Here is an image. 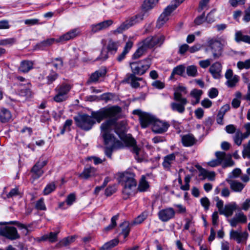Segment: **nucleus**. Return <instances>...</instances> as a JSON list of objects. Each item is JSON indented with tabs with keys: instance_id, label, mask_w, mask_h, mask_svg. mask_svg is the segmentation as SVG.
<instances>
[{
	"instance_id": "nucleus-1",
	"label": "nucleus",
	"mask_w": 250,
	"mask_h": 250,
	"mask_svg": "<svg viewBox=\"0 0 250 250\" xmlns=\"http://www.w3.org/2000/svg\"><path fill=\"white\" fill-rule=\"evenodd\" d=\"M106 118L109 119L103 123L100 126L101 135L105 143L108 144L115 142V137L111 133L112 127L115 126V132L118 133L116 126L117 121L120 117L121 108L118 106H113L110 107L104 108Z\"/></svg>"
},
{
	"instance_id": "nucleus-2",
	"label": "nucleus",
	"mask_w": 250,
	"mask_h": 250,
	"mask_svg": "<svg viewBox=\"0 0 250 250\" xmlns=\"http://www.w3.org/2000/svg\"><path fill=\"white\" fill-rule=\"evenodd\" d=\"M119 181L123 187L122 192L124 199L134 194L137 183L134 173L128 171L119 173Z\"/></svg>"
},
{
	"instance_id": "nucleus-3",
	"label": "nucleus",
	"mask_w": 250,
	"mask_h": 250,
	"mask_svg": "<svg viewBox=\"0 0 250 250\" xmlns=\"http://www.w3.org/2000/svg\"><path fill=\"white\" fill-rule=\"evenodd\" d=\"M207 43L211 50L213 59H217L222 56L223 47L227 44V41L223 37L218 38H210L208 39Z\"/></svg>"
},
{
	"instance_id": "nucleus-4",
	"label": "nucleus",
	"mask_w": 250,
	"mask_h": 250,
	"mask_svg": "<svg viewBox=\"0 0 250 250\" xmlns=\"http://www.w3.org/2000/svg\"><path fill=\"white\" fill-rule=\"evenodd\" d=\"M151 64V59L147 58L139 61L130 62V66L132 74L142 75L149 68Z\"/></svg>"
},
{
	"instance_id": "nucleus-5",
	"label": "nucleus",
	"mask_w": 250,
	"mask_h": 250,
	"mask_svg": "<svg viewBox=\"0 0 250 250\" xmlns=\"http://www.w3.org/2000/svg\"><path fill=\"white\" fill-rule=\"evenodd\" d=\"M145 12L141 13L131 17L129 19L123 22L115 30L114 33H122L130 27L141 22L144 19Z\"/></svg>"
},
{
	"instance_id": "nucleus-6",
	"label": "nucleus",
	"mask_w": 250,
	"mask_h": 250,
	"mask_svg": "<svg viewBox=\"0 0 250 250\" xmlns=\"http://www.w3.org/2000/svg\"><path fill=\"white\" fill-rule=\"evenodd\" d=\"M72 88L71 84L62 83L55 89L56 94L53 97V100L56 103H61L68 99V94Z\"/></svg>"
},
{
	"instance_id": "nucleus-7",
	"label": "nucleus",
	"mask_w": 250,
	"mask_h": 250,
	"mask_svg": "<svg viewBox=\"0 0 250 250\" xmlns=\"http://www.w3.org/2000/svg\"><path fill=\"white\" fill-rule=\"evenodd\" d=\"M124 142L128 146H132V151L135 154V158L138 162H142L144 159L143 151L136 145L135 140L130 135H126L123 138Z\"/></svg>"
},
{
	"instance_id": "nucleus-8",
	"label": "nucleus",
	"mask_w": 250,
	"mask_h": 250,
	"mask_svg": "<svg viewBox=\"0 0 250 250\" xmlns=\"http://www.w3.org/2000/svg\"><path fill=\"white\" fill-rule=\"evenodd\" d=\"M74 120L77 126L86 131L90 130L95 123L92 117L86 114L79 115Z\"/></svg>"
},
{
	"instance_id": "nucleus-9",
	"label": "nucleus",
	"mask_w": 250,
	"mask_h": 250,
	"mask_svg": "<svg viewBox=\"0 0 250 250\" xmlns=\"http://www.w3.org/2000/svg\"><path fill=\"white\" fill-rule=\"evenodd\" d=\"M133 114L139 117V121L142 128H146L149 125H153L156 118L153 115L142 111L140 109H135L133 111Z\"/></svg>"
},
{
	"instance_id": "nucleus-10",
	"label": "nucleus",
	"mask_w": 250,
	"mask_h": 250,
	"mask_svg": "<svg viewBox=\"0 0 250 250\" xmlns=\"http://www.w3.org/2000/svg\"><path fill=\"white\" fill-rule=\"evenodd\" d=\"M173 99L176 101L170 104V107L172 111L183 114L185 111V106L188 102L186 98L181 97L178 93H174Z\"/></svg>"
},
{
	"instance_id": "nucleus-11",
	"label": "nucleus",
	"mask_w": 250,
	"mask_h": 250,
	"mask_svg": "<svg viewBox=\"0 0 250 250\" xmlns=\"http://www.w3.org/2000/svg\"><path fill=\"white\" fill-rule=\"evenodd\" d=\"M165 39V36L163 35L150 36L142 41L140 43L147 50L153 48L157 44H162Z\"/></svg>"
},
{
	"instance_id": "nucleus-12",
	"label": "nucleus",
	"mask_w": 250,
	"mask_h": 250,
	"mask_svg": "<svg viewBox=\"0 0 250 250\" xmlns=\"http://www.w3.org/2000/svg\"><path fill=\"white\" fill-rule=\"evenodd\" d=\"M0 235L10 240H14L20 238V235L18 232L17 229L11 226L0 227Z\"/></svg>"
},
{
	"instance_id": "nucleus-13",
	"label": "nucleus",
	"mask_w": 250,
	"mask_h": 250,
	"mask_svg": "<svg viewBox=\"0 0 250 250\" xmlns=\"http://www.w3.org/2000/svg\"><path fill=\"white\" fill-rule=\"evenodd\" d=\"M47 163V160L43 159V157H40L39 161L31 169L32 173V178L34 179L39 178L43 173L42 167Z\"/></svg>"
},
{
	"instance_id": "nucleus-14",
	"label": "nucleus",
	"mask_w": 250,
	"mask_h": 250,
	"mask_svg": "<svg viewBox=\"0 0 250 250\" xmlns=\"http://www.w3.org/2000/svg\"><path fill=\"white\" fill-rule=\"evenodd\" d=\"M175 211L172 208H167L160 210L158 213V217L162 222H167L174 217Z\"/></svg>"
},
{
	"instance_id": "nucleus-15",
	"label": "nucleus",
	"mask_w": 250,
	"mask_h": 250,
	"mask_svg": "<svg viewBox=\"0 0 250 250\" xmlns=\"http://www.w3.org/2000/svg\"><path fill=\"white\" fill-rule=\"evenodd\" d=\"M169 126V125L167 122L156 118L152 125V130L155 133L162 134L166 132Z\"/></svg>"
},
{
	"instance_id": "nucleus-16",
	"label": "nucleus",
	"mask_w": 250,
	"mask_h": 250,
	"mask_svg": "<svg viewBox=\"0 0 250 250\" xmlns=\"http://www.w3.org/2000/svg\"><path fill=\"white\" fill-rule=\"evenodd\" d=\"M170 6L168 5L164 9L163 12L159 16L156 24V27L158 28H161L165 23L168 20L169 16L174 11Z\"/></svg>"
},
{
	"instance_id": "nucleus-17",
	"label": "nucleus",
	"mask_w": 250,
	"mask_h": 250,
	"mask_svg": "<svg viewBox=\"0 0 250 250\" xmlns=\"http://www.w3.org/2000/svg\"><path fill=\"white\" fill-rule=\"evenodd\" d=\"M113 21L111 20H106L97 24L91 25L92 32L95 33L101 30L107 28L112 25Z\"/></svg>"
},
{
	"instance_id": "nucleus-18",
	"label": "nucleus",
	"mask_w": 250,
	"mask_h": 250,
	"mask_svg": "<svg viewBox=\"0 0 250 250\" xmlns=\"http://www.w3.org/2000/svg\"><path fill=\"white\" fill-rule=\"evenodd\" d=\"M79 34L80 31L78 29H73L60 36L56 41L57 42H63L70 40L73 39L78 36Z\"/></svg>"
},
{
	"instance_id": "nucleus-19",
	"label": "nucleus",
	"mask_w": 250,
	"mask_h": 250,
	"mask_svg": "<svg viewBox=\"0 0 250 250\" xmlns=\"http://www.w3.org/2000/svg\"><path fill=\"white\" fill-rule=\"evenodd\" d=\"M222 66L219 62H215L213 63L209 69V72L210 73L213 78L215 79H219L221 77Z\"/></svg>"
},
{
	"instance_id": "nucleus-20",
	"label": "nucleus",
	"mask_w": 250,
	"mask_h": 250,
	"mask_svg": "<svg viewBox=\"0 0 250 250\" xmlns=\"http://www.w3.org/2000/svg\"><path fill=\"white\" fill-rule=\"evenodd\" d=\"M225 76L228 80L226 84L229 87H233L239 81V77L237 75L233 76V71L230 69L227 70Z\"/></svg>"
},
{
	"instance_id": "nucleus-21",
	"label": "nucleus",
	"mask_w": 250,
	"mask_h": 250,
	"mask_svg": "<svg viewBox=\"0 0 250 250\" xmlns=\"http://www.w3.org/2000/svg\"><path fill=\"white\" fill-rule=\"evenodd\" d=\"M238 208V206L235 202H231L226 204L223 210H221L220 214L224 215L226 217L231 216L234 211Z\"/></svg>"
},
{
	"instance_id": "nucleus-22",
	"label": "nucleus",
	"mask_w": 250,
	"mask_h": 250,
	"mask_svg": "<svg viewBox=\"0 0 250 250\" xmlns=\"http://www.w3.org/2000/svg\"><path fill=\"white\" fill-rule=\"evenodd\" d=\"M104 142L105 145H109L110 146V147H106L105 149V154L107 157L109 158H111V157L112 152L113 149L120 148L124 146V145L122 142L118 140H116L115 138V142H111L108 144L105 143L104 141Z\"/></svg>"
},
{
	"instance_id": "nucleus-23",
	"label": "nucleus",
	"mask_w": 250,
	"mask_h": 250,
	"mask_svg": "<svg viewBox=\"0 0 250 250\" xmlns=\"http://www.w3.org/2000/svg\"><path fill=\"white\" fill-rule=\"evenodd\" d=\"M216 158L208 162V166L211 167H215L221 164L222 162L226 159V154L224 152L217 151L215 153Z\"/></svg>"
},
{
	"instance_id": "nucleus-24",
	"label": "nucleus",
	"mask_w": 250,
	"mask_h": 250,
	"mask_svg": "<svg viewBox=\"0 0 250 250\" xmlns=\"http://www.w3.org/2000/svg\"><path fill=\"white\" fill-rule=\"evenodd\" d=\"M97 174V169L92 167H86L83 171L81 173L79 177L82 179H88L89 178L95 176Z\"/></svg>"
},
{
	"instance_id": "nucleus-25",
	"label": "nucleus",
	"mask_w": 250,
	"mask_h": 250,
	"mask_svg": "<svg viewBox=\"0 0 250 250\" xmlns=\"http://www.w3.org/2000/svg\"><path fill=\"white\" fill-rule=\"evenodd\" d=\"M120 45V42L119 41L110 39L107 42V50L111 54H115L117 52L118 49Z\"/></svg>"
},
{
	"instance_id": "nucleus-26",
	"label": "nucleus",
	"mask_w": 250,
	"mask_h": 250,
	"mask_svg": "<svg viewBox=\"0 0 250 250\" xmlns=\"http://www.w3.org/2000/svg\"><path fill=\"white\" fill-rule=\"evenodd\" d=\"M181 141L184 146L189 147L195 144L197 140L192 134H188L181 136Z\"/></svg>"
},
{
	"instance_id": "nucleus-27",
	"label": "nucleus",
	"mask_w": 250,
	"mask_h": 250,
	"mask_svg": "<svg viewBox=\"0 0 250 250\" xmlns=\"http://www.w3.org/2000/svg\"><path fill=\"white\" fill-rule=\"evenodd\" d=\"M106 73V71L105 69L97 70L91 74L87 83L88 84H90L92 83L97 82L99 78L101 77H104Z\"/></svg>"
},
{
	"instance_id": "nucleus-28",
	"label": "nucleus",
	"mask_w": 250,
	"mask_h": 250,
	"mask_svg": "<svg viewBox=\"0 0 250 250\" xmlns=\"http://www.w3.org/2000/svg\"><path fill=\"white\" fill-rule=\"evenodd\" d=\"M229 234L230 239L236 240L238 243H241L243 240L247 239L248 237L247 232L240 233L233 230L230 231Z\"/></svg>"
},
{
	"instance_id": "nucleus-29",
	"label": "nucleus",
	"mask_w": 250,
	"mask_h": 250,
	"mask_svg": "<svg viewBox=\"0 0 250 250\" xmlns=\"http://www.w3.org/2000/svg\"><path fill=\"white\" fill-rule=\"evenodd\" d=\"M33 62L31 61L24 60L21 62L18 68L19 71L22 73H27L33 68Z\"/></svg>"
},
{
	"instance_id": "nucleus-30",
	"label": "nucleus",
	"mask_w": 250,
	"mask_h": 250,
	"mask_svg": "<svg viewBox=\"0 0 250 250\" xmlns=\"http://www.w3.org/2000/svg\"><path fill=\"white\" fill-rule=\"evenodd\" d=\"M136 75L133 74H129L126 79L127 83H129L131 86L134 88H137L140 87L139 81L143 80L142 78L137 77Z\"/></svg>"
},
{
	"instance_id": "nucleus-31",
	"label": "nucleus",
	"mask_w": 250,
	"mask_h": 250,
	"mask_svg": "<svg viewBox=\"0 0 250 250\" xmlns=\"http://www.w3.org/2000/svg\"><path fill=\"white\" fill-rule=\"evenodd\" d=\"M176 154L172 153L166 156L164 158L163 162V166L165 169H168L170 168L171 165L175 160Z\"/></svg>"
},
{
	"instance_id": "nucleus-32",
	"label": "nucleus",
	"mask_w": 250,
	"mask_h": 250,
	"mask_svg": "<svg viewBox=\"0 0 250 250\" xmlns=\"http://www.w3.org/2000/svg\"><path fill=\"white\" fill-rule=\"evenodd\" d=\"M12 117L9 110L6 108H2L0 112V120L3 123L8 122Z\"/></svg>"
},
{
	"instance_id": "nucleus-33",
	"label": "nucleus",
	"mask_w": 250,
	"mask_h": 250,
	"mask_svg": "<svg viewBox=\"0 0 250 250\" xmlns=\"http://www.w3.org/2000/svg\"><path fill=\"white\" fill-rule=\"evenodd\" d=\"M235 40L237 42H243L250 44V36L243 35L241 31H237L235 33Z\"/></svg>"
},
{
	"instance_id": "nucleus-34",
	"label": "nucleus",
	"mask_w": 250,
	"mask_h": 250,
	"mask_svg": "<svg viewBox=\"0 0 250 250\" xmlns=\"http://www.w3.org/2000/svg\"><path fill=\"white\" fill-rule=\"evenodd\" d=\"M148 183L146 181V178L145 175H142L140 180L138 189L140 192L146 191L149 188Z\"/></svg>"
},
{
	"instance_id": "nucleus-35",
	"label": "nucleus",
	"mask_w": 250,
	"mask_h": 250,
	"mask_svg": "<svg viewBox=\"0 0 250 250\" xmlns=\"http://www.w3.org/2000/svg\"><path fill=\"white\" fill-rule=\"evenodd\" d=\"M31 83L29 82L27 83V86L19 91V94L21 96L25 97L27 98H31L33 95V92L31 90Z\"/></svg>"
},
{
	"instance_id": "nucleus-36",
	"label": "nucleus",
	"mask_w": 250,
	"mask_h": 250,
	"mask_svg": "<svg viewBox=\"0 0 250 250\" xmlns=\"http://www.w3.org/2000/svg\"><path fill=\"white\" fill-rule=\"evenodd\" d=\"M92 116L98 123H100L104 119L106 118L104 108L98 111L93 112Z\"/></svg>"
},
{
	"instance_id": "nucleus-37",
	"label": "nucleus",
	"mask_w": 250,
	"mask_h": 250,
	"mask_svg": "<svg viewBox=\"0 0 250 250\" xmlns=\"http://www.w3.org/2000/svg\"><path fill=\"white\" fill-rule=\"evenodd\" d=\"M159 0H145L142 5V8L145 11H149L153 8Z\"/></svg>"
},
{
	"instance_id": "nucleus-38",
	"label": "nucleus",
	"mask_w": 250,
	"mask_h": 250,
	"mask_svg": "<svg viewBox=\"0 0 250 250\" xmlns=\"http://www.w3.org/2000/svg\"><path fill=\"white\" fill-rule=\"evenodd\" d=\"M57 39L54 38H50L46 40H44L37 45L38 48L40 49L43 50L46 47L49 46L53 44L55 42H57Z\"/></svg>"
},
{
	"instance_id": "nucleus-39",
	"label": "nucleus",
	"mask_w": 250,
	"mask_h": 250,
	"mask_svg": "<svg viewBox=\"0 0 250 250\" xmlns=\"http://www.w3.org/2000/svg\"><path fill=\"white\" fill-rule=\"evenodd\" d=\"M146 50L147 49L139 42L138 49L132 56V59H137L140 58L145 53Z\"/></svg>"
},
{
	"instance_id": "nucleus-40",
	"label": "nucleus",
	"mask_w": 250,
	"mask_h": 250,
	"mask_svg": "<svg viewBox=\"0 0 250 250\" xmlns=\"http://www.w3.org/2000/svg\"><path fill=\"white\" fill-rule=\"evenodd\" d=\"M230 188L236 192H240L245 187V185L237 181H231L229 182Z\"/></svg>"
},
{
	"instance_id": "nucleus-41",
	"label": "nucleus",
	"mask_w": 250,
	"mask_h": 250,
	"mask_svg": "<svg viewBox=\"0 0 250 250\" xmlns=\"http://www.w3.org/2000/svg\"><path fill=\"white\" fill-rule=\"evenodd\" d=\"M7 224H12L16 225L20 229H24L25 232L24 233L25 235H27L28 233L29 230L28 228L26 226L24 225L23 224H21L18 221H13L10 222H0V225H7Z\"/></svg>"
},
{
	"instance_id": "nucleus-42",
	"label": "nucleus",
	"mask_w": 250,
	"mask_h": 250,
	"mask_svg": "<svg viewBox=\"0 0 250 250\" xmlns=\"http://www.w3.org/2000/svg\"><path fill=\"white\" fill-rule=\"evenodd\" d=\"M120 227L122 228V232L121 234L124 236V238H125L129 234L130 228L129 223L127 221H125L122 223Z\"/></svg>"
},
{
	"instance_id": "nucleus-43",
	"label": "nucleus",
	"mask_w": 250,
	"mask_h": 250,
	"mask_svg": "<svg viewBox=\"0 0 250 250\" xmlns=\"http://www.w3.org/2000/svg\"><path fill=\"white\" fill-rule=\"evenodd\" d=\"M119 243L117 239H113L105 243L100 249V250H110V249L116 246Z\"/></svg>"
},
{
	"instance_id": "nucleus-44",
	"label": "nucleus",
	"mask_w": 250,
	"mask_h": 250,
	"mask_svg": "<svg viewBox=\"0 0 250 250\" xmlns=\"http://www.w3.org/2000/svg\"><path fill=\"white\" fill-rule=\"evenodd\" d=\"M59 232H51L49 234L45 235L42 237L43 240H48L51 243H54L57 241L58 234Z\"/></svg>"
},
{
	"instance_id": "nucleus-45",
	"label": "nucleus",
	"mask_w": 250,
	"mask_h": 250,
	"mask_svg": "<svg viewBox=\"0 0 250 250\" xmlns=\"http://www.w3.org/2000/svg\"><path fill=\"white\" fill-rule=\"evenodd\" d=\"M49 73L46 76L47 83L50 84L52 83L59 77V75L52 69L49 70Z\"/></svg>"
},
{
	"instance_id": "nucleus-46",
	"label": "nucleus",
	"mask_w": 250,
	"mask_h": 250,
	"mask_svg": "<svg viewBox=\"0 0 250 250\" xmlns=\"http://www.w3.org/2000/svg\"><path fill=\"white\" fill-rule=\"evenodd\" d=\"M234 143L239 146L242 144L243 138L242 136V132L240 129L237 130L235 135L233 137Z\"/></svg>"
},
{
	"instance_id": "nucleus-47",
	"label": "nucleus",
	"mask_w": 250,
	"mask_h": 250,
	"mask_svg": "<svg viewBox=\"0 0 250 250\" xmlns=\"http://www.w3.org/2000/svg\"><path fill=\"white\" fill-rule=\"evenodd\" d=\"M187 74L188 76L194 77L197 76V67L194 65L188 66L187 68Z\"/></svg>"
},
{
	"instance_id": "nucleus-48",
	"label": "nucleus",
	"mask_w": 250,
	"mask_h": 250,
	"mask_svg": "<svg viewBox=\"0 0 250 250\" xmlns=\"http://www.w3.org/2000/svg\"><path fill=\"white\" fill-rule=\"evenodd\" d=\"M186 67L184 65L181 64L175 67L172 71L173 74H175L181 76H183V74L185 71Z\"/></svg>"
},
{
	"instance_id": "nucleus-49",
	"label": "nucleus",
	"mask_w": 250,
	"mask_h": 250,
	"mask_svg": "<svg viewBox=\"0 0 250 250\" xmlns=\"http://www.w3.org/2000/svg\"><path fill=\"white\" fill-rule=\"evenodd\" d=\"M202 94V90L197 89H194L190 92V95L191 96L194 98L196 100V103H198Z\"/></svg>"
},
{
	"instance_id": "nucleus-50",
	"label": "nucleus",
	"mask_w": 250,
	"mask_h": 250,
	"mask_svg": "<svg viewBox=\"0 0 250 250\" xmlns=\"http://www.w3.org/2000/svg\"><path fill=\"white\" fill-rule=\"evenodd\" d=\"M238 68L240 69H249L250 68V59L245 62L239 61L237 63Z\"/></svg>"
},
{
	"instance_id": "nucleus-51",
	"label": "nucleus",
	"mask_w": 250,
	"mask_h": 250,
	"mask_svg": "<svg viewBox=\"0 0 250 250\" xmlns=\"http://www.w3.org/2000/svg\"><path fill=\"white\" fill-rule=\"evenodd\" d=\"M119 218V215L117 214L113 216L111 219V223L106 228H105L104 229L106 231H109L112 229H113L117 225L116 221L118 220Z\"/></svg>"
},
{
	"instance_id": "nucleus-52",
	"label": "nucleus",
	"mask_w": 250,
	"mask_h": 250,
	"mask_svg": "<svg viewBox=\"0 0 250 250\" xmlns=\"http://www.w3.org/2000/svg\"><path fill=\"white\" fill-rule=\"evenodd\" d=\"M51 64L56 69H61L63 66V61L60 58H57L54 59Z\"/></svg>"
},
{
	"instance_id": "nucleus-53",
	"label": "nucleus",
	"mask_w": 250,
	"mask_h": 250,
	"mask_svg": "<svg viewBox=\"0 0 250 250\" xmlns=\"http://www.w3.org/2000/svg\"><path fill=\"white\" fill-rule=\"evenodd\" d=\"M244 149L242 151V154L244 157H247L250 158V140L247 144L243 145Z\"/></svg>"
},
{
	"instance_id": "nucleus-54",
	"label": "nucleus",
	"mask_w": 250,
	"mask_h": 250,
	"mask_svg": "<svg viewBox=\"0 0 250 250\" xmlns=\"http://www.w3.org/2000/svg\"><path fill=\"white\" fill-rule=\"evenodd\" d=\"M56 188L55 184L54 183H51L48 184L43 190L44 195H48L55 190Z\"/></svg>"
},
{
	"instance_id": "nucleus-55",
	"label": "nucleus",
	"mask_w": 250,
	"mask_h": 250,
	"mask_svg": "<svg viewBox=\"0 0 250 250\" xmlns=\"http://www.w3.org/2000/svg\"><path fill=\"white\" fill-rule=\"evenodd\" d=\"M36 208L41 210H45L46 209L43 198H42L37 201Z\"/></svg>"
},
{
	"instance_id": "nucleus-56",
	"label": "nucleus",
	"mask_w": 250,
	"mask_h": 250,
	"mask_svg": "<svg viewBox=\"0 0 250 250\" xmlns=\"http://www.w3.org/2000/svg\"><path fill=\"white\" fill-rule=\"evenodd\" d=\"M75 238V237L73 236L65 237L61 241V245L63 246H66L73 242Z\"/></svg>"
},
{
	"instance_id": "nucleus-57",
	"label": "nucleus",
	"mask_w": 250,
	"mask_h": 250,
	"mask_svg": "<svg viewBox=\"0 0 250 250\" xmlns=\"http://www.w3.org/2000/svg\"><path fill=\"white\" fill-rule=\"evenodd\" d=\"M224 161H225L223 164V167H231L234 165V162L231 159L230 155H226V159Z\"/></svg>"
},
{
	"instance_id": "nucleus-58",
	"label": "nucleus",
	"mask_w": 250,
	"mask_h": 250,
	"mask_svg": "<svg viewBox=\"0 0 250 250\" xmlns=\"http://www.w3.org/2000/svg\"><path fill=\"white\" fill-rule=\"evenodd\" d=\"M72 124V120H67L63 126L62 129L61 131V133L62 134H63L65 131H70V126Z\"/></svg>"
},
{
	"instance_id": "nucleus-59",
	"label": "nucleus",
	"mask_w": 250,
	"mask_h": 250,
	"mask_svg": "<svg viewBox=\"0 0 250 250\" xmlns=\"http://www.w3.org/2000/svg\"><path fill=\"white\" fill-rule=\"evenodd\" d=\"M116 187L115 185L108 187L105 190V194L107 196H109L116 191Z\"/></svg>"
},
{
	"instance_id": "nucleus-60",
	"label": "nucleus",
	"mask_w": 250,
	"mask_h": 250,
	"mask_svg": "<svg viewBox=\"0 0 250 250\" xmlns=\"http://www.w3.org/2000/svg\"><path fill=\"white\" fill-rule=\"evenodd\" d=\"M115 97V95L111 93H104L101 95V99L106 102L112 100Z\"/></svg>"
},
{
	"instance_id": "nucleus-61",
	"label": "nucleus",
	"mask_w": 250,
	"mask_h": 250,
	"mask_svg": "<svg viewBox=\"0 0 250 250\" xmlns=\"http://www.w3.org/2000/svg\"><path fill=\"white\" fill-rule=\"evenodd\" d=\"M147 217V214L145 212H143L141 214L136 217L134 220L135 224H141L142 223Z\"/></svg>"
},
{
	"instance_id": "nucleus-62",
	"label": "nucleus",
	"mask_w": 250,
	"mask_h": 250,
	"mask_svg": "<svg viewBox=\"0 0 250 250\" xmlns=\"http://www.w3.org/2000/svg\"><path fill=\"white\" fill-rule=\"evenodd\" d=\"M200 202L202 206H203L206 210L209 208L210 205V202L207 197L202 198L200 199Z\"/></svg>"
},
{
	"instance_id": "nucleus-63",
	"label": "nucleus",
	"mask_w": 250,
	"mask_h": 250,
	"mask_svg": "<svg viewBox=\"0 0 250 250\" xmlns=\"http://www.w3.org/2000/svg\"><path fill=\"white\" fill-rule=\"evenodd\" d=\"M76 200V196L74 193H71L68 195L66 199V202L69 206L72 205V204Z\"/></svg>"
},
{
	"instance_id": "nucleus-64",
	"label": "nucleus",
	"mask_w": 250,
	"mask_h": 250,
	"mask_svg": "<svg viewBox=\"0 0 250 250\" xmlns=\"http://www.w3.org/2000/svg\"><path fill=\"white\" fill-rule=\"evenodd\" d=\"M152 85L157 89H161L165 87V84L164 83L160 81L157 80L154 81L152 83Z\"/></svg>"
}]
</instances>
